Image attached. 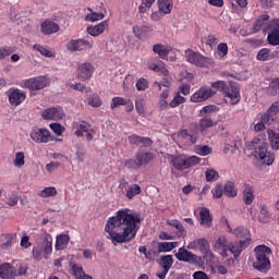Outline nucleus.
I'll return each mask as SVG.
<instances>
[{
	"label": "nucleus",
	"mask_w": 279,
	"mask_h": 279,
	"mask_svg": "<svg viewBox=\"0 0 279 279\" xmlns=\"http://www.w3.org/2000/svg\"><path fill=\"white\" fill-rule=\"evenodd\" d=\"M180 243L178 242H159L157 244V250L159 254H162L165 252H171L172 250H175Z\"/></svg>",
	"instance_id": "c756f323"
},
{
	"label": "nucleus",
	"mask_w": 279,
	"mask_h": 279,
	"mask_svg": "<svg viewBox=\"0 0 279 279\" xmlns=\"http://www.w3.org/2000/svg\"><path fill=\"white\" fill-rule=\"evenodd\" d=\"M56 195H58V190L56 189V186L45 187L38 193V196L43 198L56 197Z\"/></svg>",
	"instance_id": "a19ab883"
},
{
	"label": "nucleus",
	"mask_w": 279,
	"mask_h": 279,
	"mask_svg": "<svg viewBox=\"0 0 279 279\" xmlns=\"http://www.w3.org/2000/svg\"><path fill=\"white\" fill-rule=\"evenodd\" d=\"M135 109H136L138 114H145L146 110H145V100H144V98H137L135 100Z\"/></svg>",
	"instance_id": "864d4df0"
},
{
	"label": "nucleus",
	"mask_w": 279,
	"mask_h": 279,
	"mask_svg": "<svg viewBox=\"0 0 279 279\" xmlns=\"http://www.w3.org/2000/svg\"><path fill=\"white\" fill-rule=\"evenodd\" d=\"M270 53H271V51L269 49L263 48L257 53V60L265 62V61L269 60Z\"/></svg>",
	"instance_id": "5fc2aeb1"
},
{
	"label": "nucleus",
	"mask_w": 279,
	"mask_h": 279,
	"mask_svg": "<svg viewBox=\"0 0 279 279\" xmlns=\"http://www.w3.org/2000/svg\"><path fill=\"white\" fill-rule=\"evenodd\" d=\"M205 175L207 182H217V180H219V172L215 169H207Z\"/></svg>",
	"instance_id": "3c124183"
},
{
	"label": "nucleus",
	"mask_w": 279,
	"mask_h": 279,
	"mask_svg": "<svg viewBox=\"0 0 279 279\" xmlns=\"http://www.w3.org/2000/svg\"><path fill=\"white\" fill-rule=\"evenodd\" d=\"M194 151L197 154V156H210V154H213V147L208 145H196L194 147Z\"/></svg>",
	"instance_id": "ea45409f"
},
{
	"label": "nucleus",
	"mask_w": 279,
	"mask_h": 279,
	"mask_svg": "<svg viewBox=\"0 0 279 279\" xmlns=\"http://www.w3.org/2000/svg\"><path fill=\"white\" fill-rule=\"evenodd\" d=\"M70 88H73V90H80L81 93H90V87H86L82 83H71Z\"/></svg>",
	"instance_id": "13d9d810"
},
{
	"label": "nucleus",
	"mask_w": 279,
	"mask_h": 279,
	"mask_svg": "<svg viewBox=\"0 0 279 279\" xmlns=\"http://www.w3.org/2000/svg\"><path fill=\"white\" fill-rule=\"evenodd\" d=\"M72 271H73V276L76 279H93V277L89 275H86V272H84V268L77 264L72 265Z\"/></svg>",
	"instance_id": "72a5a7b5"
},
{
	"label": "nucleus",
	"mask_w": 279,
	"mask_h": 279,
	"mask_svg": "<svg viewBox=\"0 0 279 279\" xmlns=\"http://www.w3.org/2000/svg\"><path fill=\"white\" fill-rule=\"evenodd\" d=\"M153 51L154 53L159 54V57H161L162 60H167V57L169 56V53L173 51V47L157 44L153 47Z\"/></svg>",
	"instance_id": "393cba45"
},
{
	"label": "nucleus",
	"mask_w": 279,
	"mask_h": 279,
	"mask_svg": "<svg viewBox=\"0 0 279 279\" xmlns=\"http://www.w3.org/2000/svg\"><path fill=\"white\" fill-rule=\"evenodd\" d=\"M268 111L276 118L279 114V101L272 102Z\"/></svg>",
	"instance_id": "774afa93"
},
{
	"label": "nucleus",
	"mask_w": 279,
	"mask_h": 279,
	"mask_svg": "<svg viewBox=\"0 0 279 279\" xmlns=\"http://www.w3.org/2000/svg\"><path fill=\"white\" fill-rule=\"evenodd\" d=\"M158 10L161 14H171V10H173V1L172 0H158L157 1Z\"/></svg>",
	"instance_id": "cd10ccee"
},
{
	"label": "nucleus",
	"mask_w": 279,
	"mask_h": 279,
	"mask_svg": "<svg viewBox=\"0 0 279 279\" xmlns=\"http://www.w3.org/2000/svg\"><path fill=\"white\" fill-rule=\"evenodd\" d=\"M271 219V214H269V209H267V206L260 205L259 206V214H258V221L260 223H267Z\"/></svg>",
	"instance_id": "e433bc0d"
},
{
	"label": "nucleus",
	"mask_w": 279,
	"mask_h": 279,
	"mask_svg": "<svg viewBox=\"0 0 279 279\" xmlns=\"http://www.w3.org/2000/svg\"><path fill=\"white\" fill-rule=\"evenodd\" d=\"M43 242L37 243L33 248V257L35 260H43V258H49L51 252H53V238L51 234L45 232L41 235Z\"/></svg>",
	"instance_id": "20e7f679"
},
{
	"label": "nucleus",
	"mask_w": 279,
	"mask_h": 279,
	"mask_svg": "<svg viewBox=\"0 0 279 279\" xmlns=\"http://www.w3.org/2000/svg\"><path fill=\"white\" fill-rule=\"evenodd\" d=\"M48 85L49 77L47 76H36L24 81V88H28V90H43Z\"/></svg>",
	"instance_id": "6e6552de"
},
{
	"label": "nucleus",
	"mask_w": 279,
	"mask_h": 279,
	"mask_svg": "<svg viewBox=\"0 0 279 279\" xmlns=\"http://www.w3.org/2000/svg\"><path fill=\"white\" fill-rule=\"evenodd\" d=\"M41 32L45 36H51V34L60 32V25L53 21L46 20L41 23Z\"/></svg>",
	"instance_id": "5701e85b"
},
{
	"label": "nucleus",
	"mask_w": 279,
	"mask_h": 279,
	"mask_svg": "<svg viewBox=\"0 0 279 279\" xmlns=\"http://www.w3.org/2000/svg\"><path fill=\"white\" fill-rule=\"evenodd\" d=\"M243 202L246 206H250L254 202V189L250 185H245L242 192Z\"/></svg>",
	"instance_id": "2f4dec72"
},
{
	"label": "nucleus",
	"mask_w": 279,
	"mask_h": 279,
	"mask_svg": "<svg viewBox=\"0 0 279 279\" xmlns=\"http://www.w3.org/2000/svg\"><path fill=\"white\" fill-rule=\"evenodd\" d=\"M185 60L190 64H194V66H199L201 69L210 66V64H213L211 58L204 57L202 53L195 52L192 49L185 50Z\"/></svg>",
	"instance_id": "423d86ee"
},
{
	"label": "nucleus",
	"mask_w": 279,
	"mask_h": 279,
	"mask_svg": "<svg viewBox=\"0 0 279 279\" xmlns=\"http://www.w3.org/2000/svg\"><path fill=\"white\" fill-rule=\"evenodd\" d=\"M45 121H60L64 119V111L60 107L48 108L41 113Z\"/></svg>",
	"instance_id": "4468645a"
},
{
	"label": "nucleus",
	"mask_w": 279,
	"mask_h": 279,
	"mask_svg": "<svg viewBox=\"0 0 279 279\" xmlns=\"http://www.w3.org/2000/svg\"><path fill=\"white\" fill-rule=\"evenodd\" d=\"M13 165L17 169H21L22 167H25V153H23V151L15 153V157L13 159Z\"/></svg>",
	"instance_id": "c03bdc74"
},
{
	"label": "nucleus",
	"mask_w": 279,
	"mask_h": 279,
	"mask_svg": "<svg viewBox=\"0 0 279 279\" xmlns=\"http://www.w3.org/2000/svg\"><path fill=\"white\" fill-rule=\"evenodd\" d=\"M172 166L178 171H184L186 169H191V167H195L202 162V158L197 156H186V155H179L172 159Z\"/></svg>",
	"instance_id": "39448f33"
},
{
	"label": "nucleus",
	"mask_w": 279,
	"mask_h": 279,
	"mask_svg": "<svg viewBox=\"0 0 279 279\" xmlns=\"http://www.w3.org/2000/svg\"><path fill=\"white\" fill-rule=\"evenodd\" d=\"M225 97L229 99L231 106H236L241 101V93L239 92V86L231 84L227 85L223 90Z\"/></svg>",
	"instance_id": "f8f14e48"
},
{
	"label": "nucleus",
	"mask_w": 279,
	"mask_h": 279,
	"mask_svg": "<svg viewBox=\"0 0 279 279\" xmlns=\"http://www.w3.org/2000/svg\"><path fill=\"white\" fill-rule=\"evenodd\" d=\"M213 197H216V199H220V197L223 196V185L221 183H218L213 190Z\"/></svg>",
	"instance_id": "6e6d98bb"
},
{
	"label": "nucleus",
	"mask_w": 279,
	"mask_h": 279,
	"mask_svg": "<svg viewBox=\"0 0 279 279\" xmlns=\"http://www.w3.org/2000/svg\"><path fill=\"white\" fill-rule=\"evenodd\" d=\"M231 234H233L240 243H250L251 238H250V230L245 227H238L234 230H232Z\"/></svg>",
	"instance_id": "4be33fe9"
},
{
	"label": "nucleus",
	"mask_w": 279,
	"mask_h": 279,
	"mask_svg": "<svg viewBox=\"0 0 279 279\" xmlns=\"http://www.w3.org/2000/svg\"><path fill=\"white\" fill-rule=\"evenodd\" d=\"M174 256L180 260V263H189V265H202V257L195 255L193 252L184 247H180Z\"/></svg>",
	"instance_id": "0eeeda50"
},
{
	"label": "nucleus",
	"mask_w": 279,
	"mask_h": 279,
	"mask_svg": "<svg viewBox=\"0 0 279 279\" xmlns=\"http://www.w3.org/2000/svg\"><path fill=\"white\" fill-rule=\"evenodd\" d=\"M34 51H38L40 56H44V58H56V52L53 50H50L49 48L41 46L39 44H35L33 46Z\"/></svg>",
	"instance_id": "7c9ffc66"
},
{
	"label": "nucleus",
	"mask_w": 279,
	"mask_h": 279,
	"mask_svg": "<svg viewBox=\"0 0 279 279\" xmlns=\"http://www.w3.org/2000/svg\"><path fill=\"white\" fill-rule=\"evenodd\" d=\"M136 160L140 162V166L143 167V165H149V161L154 160V155L140 150L136 155Z\"/></svg>",
	"instance_id": "473e14b6"
},
{
	"label": "nucleus",
	"mask_w": 279,
	"mask_h": 279,
	"mask_svg": "<svg viewBox=\"0 0 279 279\" xmlns=\"http://www.w3.org/2000/svg\"><path fill=\"white\" fill-rule=\"evenodd\" d=\"M93 129H90V125L86 122H82L78 125V130H76L74 132V135L77 136L78 138H82V136H84V133H88L89 131H92Z\"/></svg>",
	"instance_id": "a18cd8bd"
},
{
	"label": "nucleus",
	"mask_w": 279,
	"mask_h": 279,
	"mask_svg": "<svg viewBox=\"0 0 279 279\" xmlns=\"http://www.w3.org/2000/svg\"><path fill=\"white\" fill-rule=\"evenodd\" d=\"M187 250H199L202 254H206V252L210 250V244H208V240L201 238V239L191 241L187 244Z\"/></svg>",
	"instance_id": "6ab92c4d"
},
{
	"label": "nucleus",
	"mask_w": 279,
	"mask_h": 279,
	"mask_svg": "<svg viewBox=\"0 0 279 279\" xmlns=\"http://www.w3.org/2000/svg\"><path fill=\"white\" fill-rule=\"evenodd\" d=\"M86 21H89L90 23H95L97 21H102L104 19V13H90L86 15Z\"/></svg>",
	"instance_id": "bf43d9fd"
},
{
	"label": "nucleus",
	"mask_w": 279,
	"mask_h": 279,
	"mask_svg": "<svg viewBox=\"0 0 279 279\" xmlns=\"http://www.w3.org/2000/svg\"><path fill=\"white\" fill-rule=\"evenodd\" d=\"M205 43H206V45H208L210 47V49H213V47H217L219 39L217 37H215L214 35H209L206 37Z\"/></svg>",
	"instance_id": "0e129e2a"
},
{
	"label": "nucleus",
	"mask_w": 279,
	"mask_h": 279,
	"mask_svg": "<svg viewBox=\"0 0 279 279\" xmlns=\"http://www.w3.org/2000/svg\"><path fill=\"white\" fill-rule=\"evenodd\" d=\"M267 40L269 45L276 47L279 45V19L270 21V29L268 31Z\"/></svg>",
	"instance_id": "2eb2a0df"
},
{
	"label": "nucleus",
	"mask_w": 279,
	"mask_h": 279,
	"mask_svg": "<svg viewBox=\"0 0 279 279\" xmlns=\"http://www.w3.org/2000/svg\"><path fill=\"white\" fill-rule=\"evenodd\" d=\"M69 241H71V238L69 236V234L57 235L54 250H57V252L66 250V246L69 245Z\"/></svg>",
	"instance_id": "a878e982"
},
{
	"label": "nucleus",
	"mask_w": 279,
	"mask_h": 279,
	"mask_svg": "<svg viewBox=\"0 0 279 279\" xmlns=\"http://www.w3.org/2000/svg\"><path fill=\"white\" fill-rule=\"evenodd\" d=\"M95 69L93 68V64L85 62L81 63L77 66V77L82 82H86V80H90L93 77V72Z\"/></svg>",
	"instance_id": "a211bd4d"
},
{
	"label": "nucleus",
	"mask_w": 279,
	"mask_h": 279,
	"mask_svg": "<svg viewBox=\"0 0 279 279\" xmlns=\"http://www.w3.org/2000/svg\"><path fill=\"white\" fill-rule=\"evenodd\" d=\"M149 29V27L142 25H135L133 26V34L137 37V38H143V36H145L147 34V31Z\"/></svg>",
	"instance_id": "09e8293b"
},
{
	"label": "nucleus",
	"mask_w": 279,
	"mask_h": 279,
	"mask_svg": "<svg viewBox=\"0 0 279 279\" xmlns=\"http://www.w3.org/2000/svg\"><path fill=\"white\" fill-rule=\"evenodd\" d=\"M88 106L92 108H99L101 106V97L99 95L94 94L87 98Z\"/></svg>",
	"instance_id": "de8ad7c7"
},
{
	"label": "nucleus",
	"mask_w": 279,
	"mask_h": 279,
	"mask_svg": "<svg viewBox=\"0 0 279 279\" xmlns=\"http://www.w3.org/2000/svg\"><path fill=\"white\" fill-rule=\"evenodd\" d=\"M68 51L75 53L77 51H86V49H93V41H88L84 38L71 39L65 44Z\"/></svg>",
	"instance_id": "1a4fd4ad"
},
{
	"label": "nucleus",
	"mask_w": 279,
	"mask_h": 279,
	"mask_svg": "<svg viewBox=\"0 0 279 279\" xmlns=\"http://www.w3.org/2000/svg\"><path fill=\"white\" fill-rule=\"evenodd\" d=\"M182 104H186V98L180 95V93H175L174 97L169 102V108H178V106H182Z\"/></svg>",
	"instance_id": "79ce46f5"
},
{
	"label": "nucleus",
	"mask_w": 279,
	"mask_h": 279,
	"mask_svg": "<svg viewBox=\"0 0 279 279\" xmlns=\"http://www.w3.org/2000/svg\"><path fill=\"white\" fill-rule=\"evenodd\" d=\"M178 138L183 145H195L197 143V135L190 134L187 130H182L178 134Z\"/></svg>",
	"instance_id": "b1692460"
},
{
	"label": "nucleus",
	"mask_w": 279,
	"mask_h": 279,
	"mask_svg": "<svg viewBox=\"0 0 279 279\" xmlns=\"http://www.w3.org/2000/svg\"><path fill=\"white\" fill-rule=\"evenodd\" d=\"M0 278L1 279H16V270L10 263H3L0 265Z\"/></svg>",
	"instance_id": "412c9836"
},
{
	"label": "nucleus",
	"mask_w": 279,
	"mask_h": 279,
	"mask_svg": "<svg viewBox=\"0 0 279 279\" xmlns=\"http://www.w3.org/2000/svg\"><path fill=\"white\" fill-rule=\"evenodd\" d=\"M260 121H263L266 125H270V123H274V121H276V118L271 114L269 110H267L262 116Z\"/></svg>",
	"instance_id": "4d7b16f0"
},
{
	"label": "nucleus",
	"mask_w": 279,
	"mask_h": 279,
	"mask_svg": "<svg viewBox=\"0 0 279 279\" xmlns=\"http://www.w3.org/2000/svg\"><path fill=\"white\" fill-rule=\"evenodd\" d=\"M141 226V217L133 214L130 209H121L114 217L109 218L105 227L107 239L117 245V243H125L132 241L138 232Z\"/></svg>",
	"instance_id": "f257e3e1"
},
{
	"label": "nucleus",
	"mask_w": 279,
	"mask_h": 279,
	"mask_svg": "<svg viewBox=\"0 0 279 279\" xmlns=\"http://www.w3.org/2000/svg\"><path fill=\"white\" fill-rule=\"evenodd\" d=\"M60 162L59 161H52L50 163L46 165V171H48V173H53V171H57V169H60Z\"/></svg>",
	"instance_id": "e2e57ef3"
},
{
	"label": "nucleus",
	"mask_w": 279,
	"mask_h": 279,
	"mask_svg": "<svg viewBox=\"0 0 279 279\" xmlns=\"http://www.w3.org/2000/svg\"><path fill=\"white\" fill-rule=\"evenodd\" d=\"M141 192L142 190L138 184H132L128 187L125 197H128V199H133L136 195H141Z\"/></svg>",
	"instance_id": "4c0bfd02"
},
{
	"label": "nucleus",
	"mask_w": 279,
	"mask_h": 279,
	"mask_svg": "<svg viewBox=\"0 0 279 279\" xmlns=\"http://www.w3.org/2000/svg\"><path fill=\"white\" fill-rule=\"evenodd\" d=\"M223 193L227 197H236V189L234 187V183L228 181L223 186Z\"/></svg>",
	"instance_id": "37998d69"
},
{
	"label": "nucleus",
	"mask_w": 279,
	"mask_h": 279,
	"mask_svg": "<svg viewBox=\"0 0 279 279\" xmlns=\"http://www.w3.org/2000/svg\"><path fill=\"white\" fill-rule=\"evenodd\" d=\"M214 250L215 252L220 254L222 258H228L229 250H230V244L228 243V239H226V236L218 238L214 244Z\"/></svg>",
	"instance_id": "f3484780"
},
{
	"label": "nucleus",
	"mask_w": 279,
	"mask_h": 279,
	"mask_svg": "<svg viewBox=\"0 0 279 279\" xmlns=\"http://www.w3.org/2000/svg\"><path fill=\"white\" fill-rule=\"evenodd\" d=\"M255 260L253 262V267L260 274H267L269 269H271V260H269V256H271V248L266 245H259L254 248Z\"/></svg>",
	"instance_id": "7ed1b4c3"
},
{
	"label": "nucleus",
	"mask_w": 279,
	"mask_h": 279,
	"mask_svg": "<svg viewBox=\"0 0 279 279\" xmlns=\"http://www.w3.org/2000/svg\"><path fill=\"white\" fill-rule=\"evenodd\" d=\"M135 86L137 90H147L149 88V82L146 78H140Z\"/></svg>",
	"instance_id": "680f3d73"
},
{
	"label": "nucleus",
	"mask_w": 279,
	"mask_h": 279,
	"mask_svg": "<svg viewBox=\"0 0 279 279\" xmlns=\"http://www.w3.org/2000/svg\"><path fill=\"white\" fill-rule=\"evenodd\" d=\"M159 265L162 269H166L169 271V269L173 267V256L171 255L161 256Z\"/></svg>",
	"instance_id": "58836bf2"
},
{
	"label": "nucleus",
	"mask_w": 279,
	"mask_h": 279,
	"mask_svg": "<svg viewBox=\"0 0 279 279\" xmlns=\"http://www.w3.org/2000/svg\"><path fill=\"white\" fill-rule=\"evenodd\" d=\"M217 92L210 87L202 86L198 90H196L190 98L193 104H202V101H206L210 99V97H215Z\"/></svg>",
	"instance_id": "9d476101"
},
{
	"label": "nucleus",
	"mask_w": 279,
	"mask_h": 279,
	"mask_svg": "<svg viewBox=\"0 0 279 279\" xmlns=\"http://www.w3.org/2000/svg\"><path fill=\"white\" fill-rule=\"evenodd\" d=\"M119 106H128V100L122 97H113L111 100V110L119 108Z\"/></svg>",
	"instance_id": "603ef678"
},
{
	"label": "nucleus",
	"mask_w": 279,
	"mask_h": 279,
	"mask_svg": "<svg viewBox=\"0 0 279 279\" xmlns=\"http://www.w3.org/2000/svg\"><path fill=\"white\" fill-rule=\"evenodd\" d=\"M106 27H108V22L104 21L99 23L98 25L95 26H88L87 27V33L89 36H99L106 32Z\"/></svg>",
	"instance_id": "bb28decb"
},
{
	"label": "nucleus",
	"mask_w": 279,
	"mask_h": 279,
	"mask_svg": "<svg viewBox=\"0 0 279 279\" xmlns=\"http://www.w3.org/2000/svg\"><path fill=\"white\" fill-rule=\"evenodd\" d=\"M268 141L270 143L271 149H274L275 151H279V133L268 131Z\"/></svg>",
	"instance_id": "f704fd0d"
},
{
	"label": "nucleus",
	"mask_w": 279,
	"mask_h": 279,
	"mask_svg": "<svg viewBox=\"0 0 279 279\" xmlns=\"http://www.w3.org/2000/svg\"><path fill=\"white\" fill-rule=\"evenodd\" d=\"M17 272L16 276H27V269H29V267H27L26 264H17Z\"/></svg>",
	"instance_id": "338daca9"
},
{
	"label": "nucleus",
	"mask_w": 279,
	"mask_h": 279,
	"mask_svg": "<svg viewBox=\"0 0 279 279\" xmlns=\"http://www.w3.org/2000/svg\"><path fill=\"white\" fill-rule=\"evenodd\" d=\"M124 165L128 167V169H140L141 167V163L137 159H129Z\"/></svg>",
	"instance_id": "69168bd1"
},
{
	"label": "nucleus",
	"mask_w": 279,
	"mask_h": 279,
	"mask_svg": "<svg viewBox=\"0 0 279 279\" xmlns=\"http://www.w3.org/2000/svg\"><path fill=\"white\" fill-rule=\"evenodd\" d=\"M11 106H21L27 99V93L19 88H10L7 93Z\"/></svg>",
	"instance_id": "9b49d317"
},
{
	"label": "nucleus",
	"mask_w": 279,
	"mask_h": 279,
	"mask_svg": "<svg viewBox=\"0 0 279 279\" xmlns=\"http://www.w3.org/2000/svg\"><path fill=\"white\" fill-rule=\"evenodd\" d=\"M29 136L34 143H49L51 133L47 129L35 128L31 131Z\"/></svg>",
	"instance_id": "ddd939ff"
},
{
	"label": "nucleus",
	"mask_w": 279,
	"mask_h": 279,
	"mask_svg": "<svg viewBox=\"0 0 279 279\" xmlns=\"http://www.w3.org/2000/svg\"><path fill=\"white\" fill-rule=\"evenodd\" d=\"M269 29H271V22H269V15L268 14L259 15L253 26V32L255 34H257V32L267 33L269 32Z\"/></svg>",
	"instance_id": "dca6fc26"
},
{
	"label": "nucleus",
	"mask_w": 279,
	"mask_h": 279,
	"mask_svg": "<svg viewBox=\"0 0 279 279\" xmlns=\"http://www.w3.org/2000/svg\"><path fill=\"white\" fill-rule=\"evenodd\" d=\"M217 53L220 58H226V56H228V44H219L217 47Z\"/></svg>",
	"instance_id": "052dcab7"
},
{
	"label": "nucleus",
	"mask_w": 279,
	"mask_h": 279,
	"mask_svg": "<svg viewBox=\"0 0 279 279\" xmlns=\"http://www.w3.org/2000/svg\"><path fill=\"white\" fill-rule=\"evenodd\" d=\"M246 245L247 243H241V241L235 243H230L229 253L233 254L234 258H236L238 256H241V253L243 252V250H245Z\"/></svg>",
	"instance_id": "c85d7f7f"
},
{
	"label": "nucleus",
	"mask_w": 279,
	"mask_h": 279,
	"mask_svg": "<svg viewBox=\"0 0 279 279\" xmlns=\"http://www.w3.org/2000/svg\"><path fill=\"white\" fill-rule=\"evenodd\" d=\"M168 226H172L173 228L178 229V236H184L186 234V232L184 231V227L182 226V223H180V221L178 220H168L167 221Z\"/></svg>",
	"instance_id": "49530a36"
},
{
	"label": "nucleus",
	"mask_w": 279,
	"mask_h": 279,
	"mask_svg": "<svg viewBox=\"0 0 279 279\" xmlns=\"http://www.w3.org/2000/svg\"><path fill=\"white\" fill-rule=\"evenodd\" d=\"M14 236H16V234H14V233H7L4 235L5 243L0 245L1 250H10V247H12V243L14 241Z\"/></svg>",
	"instance_id": "8fccbe9b"
},
{
	"label": "nucleus",
	"mask_w": 279,
	"mask_h": 279,
	"mask_svg": "<svg viewBox=\"0 0 279 279\" xmlns=\"http://www.w3.org/2000/svg\"><path fill=\"white\" fill-rule=\"evenodd\" d=\"M247 149H251L253 156L258 158L263 165H274L275 156L271 151H268L269 144L264 135L255 137L251 143L246 145Z\"/></svg>",
	"instance_id": "f03ea898"
},
{
	"label": "nucleus",
	"mask_w": 279,
	"mask_h": 279,
	"mask_svg": "<svg viewBox=\"0 0 279 279\" xmlns=\"http://www.w3.org/2000/svg\"><path fill=\"white\" fill-rule=\"evenodd\" d=\"M199 223L203 228H213V216L210 209L202 207L199 210Z\"/></svg>",
	"instance_id": "aec40b11"
},
{
	"label": "nucleus",
	"mask_w": 279,
	"mask_h": 279,
	"mask_svg": "<svg viewBox=\"0 0 279 279\" xmlns=\"http://www.w3.org/2000/svg\"><path fill=\"white\" fill-rule=\"evenodd\" d=\"M209 128H215V123L210 118H202L198 122V130L204 134Z\"/></svg>",
	"instance_id": "c9c22d12"
}]
</instances>
